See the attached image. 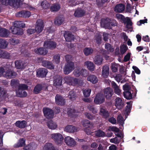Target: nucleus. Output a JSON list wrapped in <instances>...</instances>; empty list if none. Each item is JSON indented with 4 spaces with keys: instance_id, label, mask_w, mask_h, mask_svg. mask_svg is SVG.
Wrapping results in <instances>:
<instances>
[{
    "instance_id": "1",
    "label": "nucleus",
    "mask_w": 150,
    "mask_h": 150,
    "mask_svg": "<svg viewBox=\"0 0 150 150\" xmlns=\"http://www.w3.org/2000/svg\"><path fill=\"white\" fill-rule=\"evenodd\" d=\"M51 138L57 145H61L63 142L64 137L60 133H54L50 134Z\"/></svg>"
},
{
    "instance_id": "2",
    "label": "nucleus",
    "mask_w": 150,
    "mask_h": 150,
    "mask_svg": "<svg viewBox=\"0 0 150 150\" xmlns=\"http://www.w3.org/2000/svg\"><path fill=\"white\" fill-rule=\"evenodd\" d=\"M115 16L117 18L120 19V21H123L124 24L126 23V28L130 29V27H129V26H132V23L129 18L126 19L123 15L118 13L116 14Z\"/></svg>"
},
{
    "instance_id": "3",
    "label": "nucleus",
    "mask_w": 150,
    "mask_h": 150,
    "mask_svg": "<svg viewBox=\"0 0 150 150\" xmlns=\"http://www.w3.org/2000/svg\"><path fill=\"white\" fill-rule=\"evenodd\" d=\"M5 73L3 75V77L7 79H13L16 77L17 74L13 70L8 69H6Z\"/></svg>"
},
{
    "instance_id": "4",
    "label": "nucleus",
    "mask_w": 150,
    "mask_h": 150,
    "mask_svg": "<svg viewBox=\"0 0 150 150\" xmlns=\"http://www.w3.org/2000/svg\"><path fill=\"white\" fill-rule=\"evenodd\" d=\"M57 46L56 42L51 40L45 41L44 42V46L47 48L53 50L56 48Z\"/></svg>"
},
{
    "instance_id": "5",
    "label": "nucleus",
    "mask_w": 150,
    "mask_h": 150,
    "mask_svg": "<svg viewBox=\"0 0 150 150\" xmlns=\"http://www.w3.org/2000/svg\"><path fill=\"white\" fill-rule=\"evenodd\" d=\"M100 25L103 28L110 29L112 28L110 24V18H102L100 22Z\"/></svg>"
},
{
    "instance_id": "6",
    "label": "nucleus",
    "mask_w": 150,
    "mask_h": 150,
    "mask_svg": "<svg viewBox=\"0 0 150 150\" xmlns=\"http://www.w3.org/2000/svg\"><path fill=\"white\" fill-rule=\"evenodd\" d=\"M44 28V23L41 19H38L36 22L35 30L37 33H40L43 30Z\"/></svg>"
},
{
    "instance_id": "7",
    "label": "nucleus",
    "mask_w": 150,
    "mask_h": 150,
    "mask_svg": "<svg viewBox=\"0 0 150 150\" xmlns=\"http://www.w3.org/2000/svg\"><path fill=\"white\" fill-rule=\"evenodd\" d=\"M43 111L45 116L47 119L52 118L53 117V111L51 109L48 108H44Z\"/></svg>"
},
{
    "instance_id": "8",
    "label": "nucleus",
    "mask_w": 150,
    "mask_h": 150,
    "mask_svg": "<svg viewBox=\"0 0 150 150\" xmlns=\"http://www.w3.org/2000/svg\"><path fill=\"white\" fill-rule=\"evenodd\" d=\"M64 142L68 146L71 147H74L76 144V143L74 139L69 136H67L64 138Z\"/></svg>"
},
{
    "instance_id": "9",
    "label": "nucleus",
    "mask_w": 150,
    "mask_h": 150,
    "mask_svg": "<svg viewBox=\"0 0 150 150\" xmlns=\"http://www.w3.org/2000/svg\"><path fill=\"white\" fill-rule=\"evenodd\" d=\"M13 27V28L12 27L10 29L13 34L17 35H22L23 34V31L22 28H19L17 26L14 25Z\"/></svg>"
},
{
    "instance_id": "10",
    "label": "nucleus",
    "mask_w": 150,
    "mask_h": 150,
    "mask_svg": "<svg viewBox=\"0 0 150 150\" xmlns=\"http://www.w3.org/2000/svg\"><path fill=\"white\" fill-rule=\"evenodd\" d=\"M31 15V12L29 11L22 10L17 13L16 15L17 17L26 18L29 17Z\"/></svg>"
},
{
    "instance_id": "11",
    "label": "nucleus",
    "mask_w": 150,
    "mask_h": 150,
    "mask_svg": "<svg viewBox=\"0 0 150 150\" xmlns=\"http://www.w3.org/2000/svg\"><path fill=\"white\" fill-rule=\"evenodd\" d=\"M115 105L117 109L120 110L124 107V102L121 98L118 97L115 99Z\"/></svg>"
},
{
    "instance_id": "12",
    "label": "nucleus",
    "mask_w": 150,
    "mask_h": 150,
    "mask_svg": "<svg viewBox=\"0 0 150 150\" xmlns=\"http://www.w3.org/2000/svg\"><path fill=\"white\" fill-rule=\"evenodd\" d=\"M64 36L67 42H71L74 41V35L69 31H66L64 33Z\"/></svg>"
},
{
    "instance_id": "13",
    "label": "nucleus",
    "mask_w": 150,
    "mask_h": 150,
    "mask_svg": "<svg viewBox=\"0 0 150 150\" xmlns=\"http://www.w3.org/2000/svg\"><path fill=\"white\" fill-rule=\"evenodd\" d=\"M105 101V98L103 95L101 93L97 94L94 99V102L97 104H100Z\"/></svg>"
},
{
    "instance_id": "14",
    "label": "nucleus",
    "mask_w": 150,
    "mask_h": 150,
    "mask_svg": "<svg viewBox=\"0 0 150 150\" xmlns=\"http://www.w3.org/2000/svg\"><path fill=\"white\" fill-rule=\"evenodd\" d=\"M113 92L112 89L110 87L105 89L104 91V94L107 99H110L112 96Z\"/></svg>"
},
{
    "instance_id": "15",
    "label": "nucleus",
    "mask_w": 150,
    "mask_h": 150,
    "mask_svg": "<svg viewBox=\"0 0 150 150\" xmlns=\"http://www.w3.org/2000/svg\"><path fill=\"white\" fill-rule=\"evenodd\" d=\"M46 47H40L35 50L34 51L37 54L40 55H44L47 53Z\"/></svg>"
},
{
    "instance_id": "16",
    "label": "nucleus",
    "mask_w": 150,
    "mask_h": 150,
    "mask_svg": "<svg viewBox=\"0 0 150 150\" xmlns=\"http://www.w3.org/2000/svg\"><path fill=\"white\" fill-rule=\"evenodd\" d=\"M65 130L66 132L69 133H74L78 131L77 128L72 125H69L66 126Z\"/></svg>"
},
{
    "instance_id": "17",
    "label": "nucleus",
    "mask_w": 150,
    "mask_h": 150,
    "mask_svg": "<svg viewBox=\"0 0 150 150\" xmlns=\"http://www.w3.org/2000/svg\"><path fill=\"white\" fill-rule=\"evenodd\" d=\"M125 9V5L122 4H117L114 8V11L117 13H121L124 11Z\"/></svg>"
},
{
    "instance_id": "18",
    "label": "nucleus",
    "mask_w": 150,
    "mask_h": 150,
    "mask_svg": "<svg viewBox=\"0 0 150 150\" xmlns=\"http://www.w3.org/2000/svg\"><path fill=\"white\" fill-rule=\"evenodd\" d=\"M111 84L112 87L114 89L115 93L119 95H120L121 93V91L120 88L113 81L111 82Z\"/></svg>"
},
{
    "instance_id": "19",
    "label": "nucleus",
    "mask_w": 150,
    "mask_h": 150,
    "mask_svg": "<svg viewBox=\"0 0 150 150\" xmlns=\"http://www.w3.org/2000/svg\"><path fill=\"white\" fill-rule=\"evenodd\" d=\"M22 1L21 0H11L10 6L13 7L18 8L22 4Z\"/></svg>"
},
{
    "instance_id": "20",
    "label": "nucleus",
    "mask_w": 150,
    "mask_h": 150,
    "mask_svg": "<svg viewBox=\"0 0 150 150\" xmlns=\"http://www.w3.org/2000/svg\"><path fill=\"white\" fill-rule=\"evenodd\" d=\"M9 31L4 28H0V36L4 38H7L9 35Z\"/></svg>"
},
{
    "instance_id": "21",
    "label": "nucleus",
    "mask_w": 150,
    "mask_h": 150,
    "mask_svg": "<svg viewBox=\"0 0 150 150\" xmlns=\"http://www.w3.org/2000/svg\"><path fill=\"white\" fill-rule=\"evenodd\" d=\"M55 102L57 104L59 105H63L64 103V100L62 97L59 95H57L55 96Z\"/></svg>"
},
{
    "instance_id": "22",
    "label": "nucleus",
    "mask_w": 150,
    "mask_h": 150,
    "mask_svg": "<svg viewBox=\"0 0 150 150\" xmlns=\"http://www.w3.org/2000/svg\"><path fill=\"white\" fill-rule=\"evenodd\" d=\"M47 73V71L45 68H41L38 69L37 72V74L39 77H44L45 76Z\"/></svg>"
},
{
    "instance_id": "23",
    "label": "nucleus",
    "mask_w": 150,
    "mask_h": 150,
    "mask_svg": "<svg viewBox=\"0 0 150 150\" xmlns=\"http://www.w3.org/2000/svg\"><path fill=\"white\" fill-rule=\"evenodd\" d=\"M85 13V12L83 10L80 8L75 11L74 15L76 17H81L83 16Z\"/></svg>"
},
{
    "instance_id": "24",
    "label": "nucleus",
    "mask_w": 150,
    "mask_h": 150,
    "mask_svg": "<svg viewBox=\"0 0 150 150\" xmlns=\"http://www.w3.org/2000/svg\"><path fill=\"white\" fill-rule=\"evenodd\" d=\"M64 20V18L62 16H58L56 18L54 22L56 25H60L63 23Z\"/></svg>"
},
{
    "instance_id": "25",
    "label": "nucleus",
    "mask_w": 150,
    "mask_h": 150,
    "mask_svg": "<svg viewBox=\"0 0 150 150\" xmlns=\"http://www.w3.org/2000/svg\"><path fill=\"white\" fill-rule=\"evenodd\" d=\"M103 58L100 55L96 56L94 58V62L95 64L100 65L103 63Z\"/></svg>"
},
{
    "instance_id": "26",
    "label": "nucleus",
    "mask_w": 150,
    "mask_h": 150,
    "mask_svg": "<svg viewBox=\"0 0 150 150\" xmlns=\"http://www.w3.org/2000/svg\"><path fill=\"white\" fill-rule=\"evenodd\" d=\"M60 8V5L58 4H53L50 7V10L52 12L58 11Z\"/></svg>"
},
{
    "instance_id": "27",
    "label": "nucleus",
    "mask_w": 150,
    "mask_h": 150,
    "mask_svg": "<svg viewBox=\"0 0 150 150\" xmlns=\"http://www.w3.org/2000/svg\"><path fill=\"white\" fill-rule=\"evenodd\" d=\"M26 124L27 122L25 120H23L21 121H17L15 123V125L16 127L20 128H23L26 126Z\"/></svg>"
},
{
    "instance_id": "28",
    "label": "nucleus",
    "mask_w": 150,
    "mask_h": 150,
    "mask_svg": "<svg viewBox=\"0 0 150 150\" xmlns=\"http://www.w3.org/2000/svg\"><path fill=\"white\" fill-rule=\"evenodd\" d=\"M109 74V67L108 66H103L102 71L103 76L105 78L107 77Z\"/></svg>"
},
{
    "instance_id": "29",
    "label": "nucleus",
    "mask_w": 150,
    "mask_h": 150,
    "mask_svg": "<svg viewBox=\"0 0 150 150\" xmlns=\"http://www.w3.org/2000/svg\"><path fill=\"white\" fill-rule=\"evenodd\" d=\"M83 125L86 128L88 129L89 128H92L93 127V125L92 123H90L88 120H84L82 122Z\"/></svg>"
},
{
    "instance_id": "30",
    "label": "nucleus",
    "mask_w": 150,
    "mask_h": 150,
    "mask_svg": "<svg viewBox=\"0 0 150 150\" xmlns=\"http://www.w3.org/2000/svg\"><path fill=\"white\" fill-rule=\"evenodd\" d=\"M42 57H38L37 58V62L39 63L42 62V66H53L51 62L45 60L42 61Z\"/></svg>"
},
{
    "instance_id": "31",
    "label": "nucleus",
    "mask_w": 150,
    "mask_h": 150,
    "mask_svg": "<svg viewBox=\"0 0 150 150\" xmlns=\"http://www.w3.org/2000/svg\"><path fill=\"white\" fill-rule=\"evenodd\" d=\"M43 150H56V149L52 144L51 143H47L45 144Z\"/></svg>"
},
{
    "instance_id": "32",
    "label": "nucleus",
    "mask_w": 150,
    "mask_h": 150,
    "mask_svg": "<svg viewBox=\"0 0 150 150\" xmlns=\"http://www.w3.org/2000/svg\"><path fill=\"white\" fill-rule=\"evenodd\" d=\"M83 52L84 54L88 56L91 55L93 52V50L91 47H86L83 49Z\"/></svg>"
},
{
    "instance_id": "33",
    "label": "nucleus",
    "mask_w": 150,
    "mask_h": 150,
    "mask_svg": "<svg viewBox=\"0 0 150 150\" xmlns=\"http://www.w3.org/2000/svg\"><path fill=\"white\" fill-rule=\"evenodd\" d=\"M25 145V140L24 139H20L18 142L14 145V147L17 148L22 147Z\"/></svg>"
},
{
    "instance_id": "34",
    "label": "nucleus",
    "mask_w": 150,
    "mask_h": 150,
    "mask_svg": "<svg viewBox=\"0 0 150 150\" xmlns=\"http://www.w3.org/2000/svg\"><path fill=\"white\" fill-rule=\"evenodd\" d=\"M37 147L36 144L34 143H32L27 145L23 148V149L24 150H35Z\"/></svg>"
},
{
    "instance_id": "35",
    "label": "nucleus",
    "mask_w": 150,
    "mask_h": 150,
    "mask_svg": "<svg viewBox=\"0 0 150 150\" xmlns=\"http://www.w3.org/2000/svg\"><path fill=\"white\" fill-rule=\"evenodd\" d=\"M62 77L60 76H57V78H56L54 81V85L56 87L61 86L62 85Z\"/></svg>"
},
{
    "instance_id": "36",
    "label": "nucleus",
    "mask_w": 150,
    "mask_h": 150,
    "mask_svg": "<svg viewBox=\"0 0 150 150\" xmlns=\"http://www.w3.org/2000/svg\"><path fill=\"white\" fill-rule=\"evenodd\" d=\"M72 58V56L70 55H67L65 56L66 61L69 66H74V62L71 61Z\"/></svg>"
},
{
    "instance_id": "37",
    "label": "nucleus",
    "mask_w": 150,
    "mask_h": 150,
    "mask_svg": "<svg viewBox=\"0 0 150 150\" xmlns=\"http://www.w3.org/2000/svg\"><path fill=\"white\" fill-rule=\"evenodd\" d=\"M8 42L4 39H0V48L4 49L6 48L8 46Z\"/></svg>"
},
{
    "instance_id": "38",
    "label": "nucleus",
    "mask_w": 150,
    "mask_h": 150,
    "mask_svg": "<svg viewBox=\"0 0 150 150\" xmlns=\"http://www.w3.org/2000/svg\"><path fill=\"white\" fill-rule=\"evenodd\" d=\"M74 66H65L64 68V72L65 74H67L71 72L75 68Z\"/></svg>"
},
{
    "instance_id": "39",
    "label": "nucleus",
    "mask_w": 150,
    "mask_h": 150,
    "mask_svg": "<svg viewBox=\"0 0 150 150\" xmlns=\"http://www.w3.org/2000/svg\"><path fill=\"white\" fill-rule=\"evenodd\" d=\"M47 125L48 127L52 129H54L57 127L56 124L52 120L48 122L47 123Z\"/></svg>"
},
{
    "instance_id": "40",
    "label": "nucleus",
    "mask_w": 150,
    "mask_h": 150,
    "mask_svg": "<svg viewBox=\"0 0 150 150\" xmlns=\"http://www.w3.org/2000/svg\"><path fill=\"white\" fill-rule=\"evenodd\" d=\"M123 95L124 97L127 99H131L132 98V93L131 91H124L123 92Z\"/></svg>"
},
{
    "instance_id": "41",
    "label": "nucleus",
    "mask_w": 150,
    "mask_h": 150,
    "mask_svg": "<svg viewBox=\"0 0 150 150\" xmlns=\"http://www.w3.org/2000/svg\"><path fill=\"white\" fill-rule=\"evenodd\" d=\"M87 80L92 83H95L98 81V79L96 77L93 75H91L87 78Z\"/></svg>"
},
{
    "instance_id": "42",
    "label": "nucleus",
    "mask_w": 150,
    "mask_h": 150,
    "mask_svg": "<svg viewBox=\"0 0 150 150\" xmlns=\"http://www.w3.org/2000/svg\"><path fill=\"white\" fill-rule=\"evenodd\" d=\"M100 114L102 115L105 118H108L109 117V114L108 112L105 109L100 108Z\"/></svg>"
},
{
    "instance_id": "43",
    "label": "nucleus",
    "mask_w": 150,
    "mask_h": 150,
    "mask_svg": "<svg viewBox=\"0 0 150 150\" xmlns=\"http://www.w3.org/2000/svg\"><path fill=\"white\" fill-rule=\"evenodd\" d=\"M14 25L17 26L19 28H24L25 26V24L22 21H16L14 22Z\"/></svg>"
},
{
    "instance_id": "44",
    "label": "nucleus",
    "mask_w": 150,
    "mask_h": 150,
    "mask_svg": "<svg viewBox=\"0 0 150 150\" xmlns=\"http://www.w3.org/2000/svg\"><path fill=\"white\" fill-rule=\"evenodd\" d=\"M43 85L42 84H39L37 85L35 87L33 91L35 94H38L39 93L41 90Z\"/></svg>"
},
{
    "instance_id": "45",
    "label": "nucleus",
    "mask_w": 150,
    "mask_h": 150,
    "mask_svg": "<svg viewBox=\"0 0 150 150\" xmlns=\"http://www.w3.org/2000/svg\"><path fill=\"white\" fill-rule=\"evenodd\" d=\"M68 97L69 99L71 100H74L76 99V96L74 92L71 91L69 93Z\"/></svg>"
},
{
    "instance_id": "46",
    "label": "nucleus",
    "mask_w": 150,
    "mask_h": 150,
    "mask_svg": "<svg viewBox=\"0 0 150 150\" xmlns=\"http://www.w3.org/2000/svg\"><path fill=\"white\" fill-rule=\"evenodd\" d=\"M95 134L96 136L98 137H103L105 136V132L101 130H99L95 132Z\"/></svg>"
},
{
    "instance_id": "47",
    "label": "nucleus",
    "mask_w": 150,
    "mask_h": 150,
    "mask_svg": "<svg viewBox=\"0 0 150 150\" xmlns=\"http://www.w3.org/2000/svg\"><path fill=\"white\" fill-rule=\"evenodd\" d=\"M78 112V111L74 109L70 108L68 109L67 114L69 116H71L73 115H76V114Z\"/></svg>"
},
{
    "instance_id": "48",
    "label": "nucleus",
    "mask_w": 150,
    "mask_h": 150,
    "mask_svg": "<svg viewBox=\"0 0 150 150\" xmlns=\"http://www.w3.org/2000/svg\"><path fill=\"white\" fill-rule=\"evenodd\" d=\"M117 120V122L120 125H122L124 124V118L120 114L118 115Z\"/></svg>"
},
{
    "instance_id": "49",
    "label": "nucleus",
    "mask_w": 150,
    "mask_h": 150,
    "mask_svg": "<svg viewBox=\"0 0 150 150\" xmlns=\"http://www.w3.org/2000/svg\"><path fill=\"white\" fill-rule=\"evenodd\" d=\"M95 37L96 43L98 45L101 44L102 40L101 36L98 34V35H95Z\"/></svg>"
},
{
    "instance_id": "50",
    "label": "nucleus",
    "mask_w": 150,
    "mask_h": 150,
    "mask_svg": "<svg viewBox=\"0 0 150 150\" xmlns=\"http://www.w3.org/2000/svg\"><path fill=\"white\" fill-rule=\"evenodd\" d=\"M6 92L3 88L0 87V98L2 97L3 99L6 98Z\"/></svg>"
},
{
    "instance_id": "51",
    "label": "nucleus",
    "mask_w": 150,
    "mask_h": 150,
    "mask_svg": "<svg viewBox=\"0 0 150 150\" xmlns=\"http://www.w3.org/2000/svg\"><path fill=\"white\" fill-rule=\"evenodd\" d=\"M91 90V89L88 88L83 90V92L84 96L85 97H89L90 95Z\"/></svg>"
},
{
    "instance_id": "52",
    "label": "nucleus",
    "mask_w": 150,
    "mask_h": 150,
    "mask_svg": "<svg viewBox=\"0 0 150 150\" xmlns=\"http://www.w3.org/2000/svg\"><path fill=\"white\" fill-rule=\"evenodd\" d=\"M41 6L44 9H47L50 7V3L46 1H42L41 4Z\"/></svg>"
},
{
    "instance_id": "53",
    "label": "nucleus",
    "mask_w": 150,
    "mask_h": 150,
    "mask_svg": "<svg viewBox=\"0 0 150 150\" xmlns=\"http://www.w3.org/2000/svg\"><path fill=\"white\" fill-rule=\"evenodd\" d=\"M11 85L13 87H16L18 86L19 84L18 81V80L16 79H13L11 80Z\"/></svg>"
},
{
    "instance_id": "54",
    "label": "nucleus",
    "mask_w": 150,
    "mask_h": 150,
    "mask_svg": "<svg viewBox=\"0 0 150 150\" xmlns=\"http://www.w3.org/2000/svg\"><path fill=\"white\" fill-rule=\"evenodd\" d=\"M60 57L59 54H58L55 55L53 57V61L56 64H58L60 62Z\"/></svg>"
},
{
    "instance_id": "55",
    "label": "nucleus",
    "mask_w": 150,
    "mask_h": 150,
    "mask_svg": "<svg viewBox=\"0 0 150 150\" xmlns=\"http://www.w3.org/2000/svg\"><path fill=\"white\" fill-rule=\"evenodd\" d=\"M9 42L11 44L15 45L19 43V40L15 38H11L9 40Z\"/></svg>"
},
{
    "instance_id": "56",
    "label": "nucleus",
    "mask_w": 150,
    "mask_h": 150,
    "mask_svg": "<svg viewBox=\"0 0 150 150\" xmlns=\"http://www.w3.org/2000/svg\"><path fill=\"white\" fill-rule=\"evenodd\" d=\"M105 49L108 51L110 52H112L113 51L114 49L112 47L111 45L108 43H106L105 44Z\"/></svg>"
},
{
    "instance_id": "57",
    "label": "nucleus",
    "mask_w": 150,
    "mask_h": 150,
    "mask_svg": "<svg viewBox=\"0 0 150 150\" xmlns=\"http://www.w3.org/2000/svg\"><path fill=\"white\" fill-rule=\"evenodd\" d=\"M1 58L8 59L9 58L10 55L9 53L6 51H3Z\"/></svg>"
},
{
    "instance_id": "58",
    "label": "nucleus",
    "mask_w": 150,
    "mask_h": 150,
    "mask_svg": "<svg viewBox=\"0 0 150 150\" xmlns=\"http://www.w3.org/2000/svg\"><path fill=\"white\" fill-rule=\"evenodd\" d=\"M131 108V105L130 104L127 103V105L126 107L125 110L124 112L125 114L128 115L129 113L130 112Z\"/></svg>"
},
{
    "instance_id": "59",
    "label": "nucleus",
    "mask_w": 150,
    "mask_h": 150,
    "mask_svg": "<svg viewBox=\"0 0 150 150\" xmlns=\"http://www.w3.org/2000/svg\"><path fill=\"white\" fill-rule=\"evenodd\" d=\"M88 108L94 114H95L97 112V109L94 107L93 105H89L88 106Z\"/></svg>"
},
{
    "instance_id": "60",
    "label": "nucleus",
    "mask_w": 150,
    "mask_h": 150,
    "mask_svg": "<svg viewBox=\"0 0 150 150\" xmlns=\"http://www.w3.org/2000/svg\"><path fill=\"white\" fill-rule=\"evenodd\" d=\"M74 74L76 76L78 77L81 75V71L77 67L74 71Z\"/></svg>"
},
{
    "instance_id": "61",
    "label": "nucleus",
    "mask_w": 150,
    "mask_h": 150,
    "mask_svg": "<svg viewBox=\"0 0 150 150\" xmlns=\"http://www.w3.org/2000/svg\"><path fill=\"white\" fill-rule=\"evenodd\" d=\"M131 53L129 52L124 57L123 59V61L127 62L130 59Z\"/></svg>"
},
{
    "instance_id": "62",
    "label": "nucleus",
    "mask_w": 150,
    "mask_h": 150,
    "mask_svg": "<svg viewBox=\"0 0 150 150\" xmlns=\"http://www.w3.org/2000/svg\"><path fill=\"white\" fill-rule=\"evenodd\" d=\"M110 142H111L117 144L119 143L120 140L117 137H115L114 138L111 139L110 140Z\"/></svg>"
},
{
    "instance_id": "63",
    "label": "nucleus",
    "mask_w": 150,
    "mask_h": 150,
    "mask_svg": "<svg viewBox=\"0 0 150 150\" xmlns=\"http://www.w3.org/2000/svg\"><path fill=\"white\" fill-rule=\"evenodd\" d=\"M36 32V30L35 28H29L27 30V33L29 35H32Z\"/></svg>"
},
{
    "instance_id": "64",
    "label": "nucleus",
    "mask_w": 150,
    "mask_h": 150,
    "mask_svg": "<svg viewBox=\"0 0 150 150\" xmlns=\"http://www.w3.org/2000/svg\"><path fill=\"white\" fill-rule=\"evenodd\" d=\"M28 86L25 84H21L18 86V89L21 90H24L27 89Z\"/></svg>"
}]
</instances>
